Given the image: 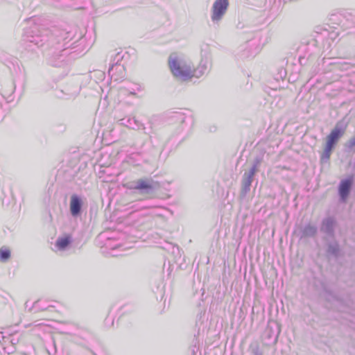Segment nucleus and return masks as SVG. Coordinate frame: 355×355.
Here are the masks:
<instances>
[{"label":"nucleus","mask_w":355,"mask_h":355,"mask_svg":"<svg viewBox=\"0 0 355 355\" xmlns=\"http://www.w3.org/2000/svg\"><path fill=\"white\" fill-rule=\"evenodd\" d=\"M252 180H253L250 179L249 178L243 176L241 189V193L243 196H245L250 191Z\"/></svg>","instance_id":"f3484780"},{"label":"nucleus","mask_w":355,"mask_h":355,"mask_svg":"<svg viewBox=\"0 0 355 355\" xmlns=\"http://www.w3.org/2000/svg\"><path fill=\"white\" fill-rule=\"evenodd\" d=\"M332 149H333V148L329 147L326 145L324 150L321 155V162H326L329 160Z\"/></svg>","instance_id":"a211bd4d"},{"label":"nucleus","mask_w":355,"mask_h":355,"mask_svg":"<svg viewBox=\"0 0 355 355\" xmlns=\"http://www.w3.org/2000/svg\"><path fill=\"white\" fill-rule=\"evenodd\" d=\"M277 339V336H275V340H274V342H275V343H276Z\"/></svg>","instance_id":"cd10ccee"},{"label":"nucleus","mask_w":355,"mask_h":355,"mask_svg":"<svg viewBox=\"0 0 355 355\" xmlns=\"http://www.w3.org/2000/svg\"><path fill=\"white\" fill-rule=\"evenodd\" d=\"M261 159L260 158H256L254 159L253 165L250 169L253 170L254 171H255L257 173L258 171V168L261 164Z\"/></svg>","instance_id":"5701e85b"},{"label":"nucleus","mask_w":355,"mask_h":355,"mask_svg":"<svg viewBox=\"0 0 355 355\" xmlns=\"http://www.w3.org/2000/svg\"><path fill=\"white\" fill-rule=\"evenodd\" d=\"M327 252L334 256H337L339 252V246L337 243H330L328 245Z\"/></svg>","instance_id":"6ab92c4d"},{"label":"nucleus","mask_w":355,"mask_h":355,"mask_svg":"<svg viewBox=\"0 0 355 355\" xmlns=\"http://www.w3.org/2000/svg\"><path fill=\"white\" fill-rule=\"evenodd\" d=\"M255 173H256L255 171H254L253 170L250 169L248 173H245L243 176H245L246 178H249L250 179L253 180V177H254Z\"/></svg>","instance_id":"393cba45"},{"label":"nucleus","mask_w":355,"mask_h":355,"mask_svg":"<svg viewBox=\"0 0 355 355\" xmlns=\"http://www.w3.org/2000/svg\"><path fill=\"white\" fill-rule=\"evenodd\" d=\"M82 199L76 194H73L70 199V212L73 217H77L80 215L82 209Z\"/></svg>","instance_id":"6e6552de"},{"label":"nucleus","mask_w":355,"mask_h":355,"mask_svg":"<svg viewBox=\"0 0 355 355\" xmlns=\"http://www.w3.org/2000/svg\"><path fill=\"white\" fill-rule=\"evenodd\" d=\"M251 355H263L257 345L251 346Z\"/></svg>","instance_id":"4be33fe9"},{"label":"nucleus","mask_w":355,"mask_h":355,"mask_svg":"<svg viewBox=\"0 0 355 355\" xmlns=\"http://www.w3.org/2000/svg\"><path fill=\"white\" fill-rule=\"evenodd\" d=\"M352 180L350 179H345L340 182L339 185V195L343 201H345L349 194Z\"/></svg>","instance_id":"9b49d317"},{"label":"nucleus","mask_w":355,"mask_h":355,"mask_svg":"<svg viewBox=\"0 0 355 355\" xmlns=\"http://www.w3.org/2000/svg\"><path fill=\"white\" fill-rule=\"evenodd\" d=\"M127 187L130 189L139 190L142 193H150L159 187L157 182L149 179H139L136 182H129Z\"/></svg>","instance_id":"7ed1b4c3"},{"label":"nucleus","mask_w":355,"mask_h":355,"mask_svg":"<svg viewBox=\"0 0 355 355\" xmlns=\"http://www.w3.org/2000/svg\"><path fill=\"white\" fill-rule=\"evenodd\" d=\"M47 31L40 29L35 25L24 31L23 41L27 44V46L32 49L33 46L37 48L42 46L46 41Z\"/></svg>","instance_id":"f257e3e1"},{"label":"nucleus","mask_w":355,"mask_h":355,"mask_svg":"<svg viewBox=\"0 0 355 355\" xmlns=\"http://www.w3.org/2000/svg\"><path fill=\"white\" fill-rule=\"evenodd\" d=\"M345 131V128H342L339 123H337L331 133L328 135L326 145L334 148L339 139L344 135Z\"/></svg>","instance_id":"423d86ee"},{"label":"nucleus","mask_w":355,"mask_h":355,"mask_svg":"<svg viewBox=\"0 0 355 355\" xmlns=\"http://www.w3.org/2000/svg\"><path fill=\"white\" fill-rule=\"evenodd\" d=\"M60 92L63 93L65 96H63L60 94H57V96L58 97H60V98L65 97L67 98H73V97L76 96L79 92V89L77 86L75 87L73 89L66 87V88H64V90H61Z\"/></svg>","instance_id":"4468645a"},{"label":"nucleus","mask_w":355,"mask_h":355,"mask_svg":"<svg viewBox=\"0 0 355 355\" xmlns=\"http://www.w3.org/2000/svg\"><path fill=\"white\" fill-rule=\"evenodd\" d=\"M318 232L315 225L309 223L300 229L299 236L300 239L314 236Z\"/></svg>","instance_id":"f8f14e48"},{"label":"nucleus","mask_w":355,"mask_h":355,"mask_svg":"<svg viewBox=\"0 0 355 355\" xmlns=\"http://www.w3.org/2000/svg\"><path fill=\"white\" fill-rule=\"evenodd\" d=\"M168 65L174 76L182 80L192 77L190 66L178 58L176 55H171L168 58Z\"/></svg>","instance_id":"f03ea898"},{"label":"nucleus","mask_w":355,"mask_h":355,"mask_svg":"<svg viewBox=\"0 0 355 355\" xmlns=\"http://www.w3.org/2000/svg\"><path fill=\"white\" fill-rule=\"evenodd\" d=\"M335 226V219L331 217H329L322 220L320 230L328 236H333L334 234Z\"/></svg>","instance_id":"9d476101"},{"label":"nucleus","mask_w":355,"mask_h":355,"mask_svg":"<svg viewBox=\"0 0 355 355\" xmlns=\"http://www.w3.org/2000/svg\"><path fill=\"white\" fill-rule=\"evenodd\" d=\"M19 338L18 334L8 335L6 336L3 332H0V343L3 349L8 354H12L15 352V346L19 343Z\"/></svg>","instance_id":"39448f33"},{"label":"nucleus","mask_w":355,"mask_h":355,"mask_svg":"<svg viewBox=\"0 0 355 355\" xmlns=\"http://www.w3.org/2000/svg\"><path fill=\"white\" fill-rule=\"evenodd\" d=\"M211 67V62L208 60H202L198 67L192 71V76L200 77Z\"/></svg>","instance_id":"ddd939ff"},{"label":"nucleus","mask_w":355,"mask_h":355,"mask_svg":"<svg viewBox=\"0 0 355 355\" xmlns=\"http://www.w3.org/2000/svg\"><path fill=\"white\" fill-rule=\"evenodd\" d=\"M119 123L121 125H124L128 128L135 130L144 129V124L137 119H136L135 117L121 119L119 121Z\"/></svg>","instance_id":"1a4fd4ad"},{"label":"nucleus","mask_w":355,"mask_h":355,"mask_svg":"<svg viewBox=\"0 0 355 355\" xmlns=\"http://www.w3.org/2000/svg\"><path fill=\"white\" fill-rule=\"evenodd\" d=\"M38 304H39V301L35 302V304H34V307L36 308L37 306L38 305Z\"/></svg>","instance_id":"bb28decb"},{"label":"nucleus","mask_w":355,"mask_h":355,"mask_svg":"<svg viewBox=\"0 0 355 355\" xmlns=\"http://www.w3.org/2000/svg\"><path fill=\"white\" fill-rule=\"evenodd\" d=\"M123 55L121 52H118L115 54L112 62H113L111 67L109 69V74L112 79L114 80H118L119 78L116 75L115 71H119L121 73L123 72V67L118 64V62L123 59Z\"/></svg>","instance_id":"0eeeda50"},{"label":"nucleus","mask_w":355,"mask_h":355,"mask_svg":"<svg viewBox=\"0 0 355 355\" xmlns=\"http://www.w3.org/2000/svg\"><path fill=\"white\" fill-rule=\"evenodd\" d=\"M229 6V0H216L213 4L211 20L214 23L220 21L226 13Z\"/></svg>","instance_id":"20e7f679"},{"label":"nucleus","mask_w":355,"mask_h":355,"mask_svg":"<svg viewBox=\"0 0 355 355\" xmlns=\"http://www.w3.org/2000/svg\"><path fill=\"white\" fill-rule=\"evenodd\" d=\"M255 173H256L255 171H254L253 170L250 169L248 173H245L243 176H245L246 178H249L250 179L253 180V177H254Z\"/></svg>","instance_id":"b1692460"},{"label":"nucleus","mask_w":355,"mask_h":355,"mask_svg":"<svg viewBox=\"0 0 355 355\" xmlns=\"http://www.w3.org/2000/svg\"><path fill=\"white\" fill-rule=\"evenodd\" d=\"M10 256V252L9 250L7 249H1L0 250V259L1 261L4 262L7 261Z\"/></svg>","instance_id":"aec40b11"},{"label":"nucleus","mask_w":355,"mask_h":355,"mask_svg":"<svg viewBox=\"0 0 355 355\" xmlns=\"http://www.w3.org/2000/svg\"><path fill=\"white\" fill-rule=\"evenodd\" d=\"M70 243L71 239L69 236L59 238L56 241L55 247L60 250H64Z\"/></svg>","instance_id":"2eb2a0df"},{"label":"nucleus","mask_w":355,"mask_h":355,"mask_svg":"<svg viewBox=\"0 0 355 355\" xmlns=\"http://www.w3.org/2000/svg\"><path fill=\"white\" fill-rule=\"evenodd\" d=\"M348 147L351 149L355 148V136L349 139Z\"/></svg>","instance_id":"a878e982"},{"label":"nucleus","mask_w":355,"mask_h":355,"mask_svg":"<svg viewBox=\"0 0 355 355\" xmlns=\"http://www.w3.org/2000/svg\"><path fill=\"white\" fill-rule=\"evenodd\" d=\"M173 118L180 123H183L185 121L186 116L182 112H175L173 115Z\"/></svg>","instance_id":"412c9836"},{"label":"nucleus","mask_w":355,"mask_h":355,"mask_svg":"<svg viewBox=\"0 0 355 355\" xmlns=\"http://www.w3.org/2000/svg\"><path fill=\"white\" fill-rule=\"evenodd\" d=\"M124 89L128 92L130 95H136V92H139L141 90V87L139 85L132 83H127L125 85Z\"/></svg>","instance_id":"dca6fc26"}]
</instances>
